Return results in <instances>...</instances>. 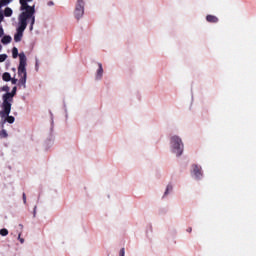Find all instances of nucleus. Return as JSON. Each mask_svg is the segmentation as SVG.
I'll use <instances>...</instances> for the list:
<instances>
[{
  "instance_id": "1",
  "label": "nucleus",
  "mask_w": 256,
  "mask_h": 256,
  "mask_svg": "<svg viewBox=\"0 0 256 256\" xmlns=\"http://www.w3.org/2000/svg\"><path fill=\"white\" fill-rule=\"evenodd\" d=\"M33 0H20V11L21 13L18 15L17 23H16V32L14 34L15 43H21L23 40V33H25V29H27V25H29V30L33 31V27L35 26V4L30 6Z\"/></svg>"
},
{
  "instance_id": "25",
  "label": "nucleus",
  "mask_w": 256,
  "mask_h": 256,
  "mask_svg": "<svg viewBox=\"0 0 256 256\" xmlns=\"http://www.w3.org/2000/svg\"><path fill=\"white\" fill-rule=\"evenodd\" d=\"M1 19H3V14L0 13V21H1Z\"/></svg>"
},
{
  "instance_id": "20",
  "label": "nucleus",
  "mask_w": 256,
  "mask_h": 256,
  "mask_svg": "<svg viewBox=\"0 0 256 256\" xmlns=\"http://www.w3.org/2000/svg\"><path fill=\"white\" fill-rule=\"evenodd\" d=\"M120 256H125V248H122V249L120 250Z\"/></svg>"
},
{
  "instance_id": "7",
  "label": "nucleus",
  "mask_w": 256,
  "mask_h": 256,
  "mask_svg": "<svg viewBox=\"0 0 256 256\" xmlns=\"http://www.w3.org/2000/svg\"><path fill=\"white\" fill-rule=\"evenodd\" d=\"M191 175L194 179H202L203 178V170L201 166L194 164L192 165Z\"/></svg>"
},
{
  "instance_id": "16",
  "label": "nucleus",
  "mask_w": 256,
  "mask_h": 256,
  "mask_svg": "<svg viewBox=\"0 0 256 256\" xmlns=\"http://www.w3.org/2000/svg\"><path fill=\"white\" fill-rule=\"evenodd\" d=\"M0 91H3L4 93H9L10 88H9V86H2V87H0Z\"/></svg>"
},
{
  "instance_id": "17",
  "label": "nucleus",
  "mask_w": 256,
  "mask_h": 256,
  "mask_svg": "<svg viewBox=\"0 0 256 256\" xmlns=\"http://www.w3.org/2000/svg\"><path fill=\"white\" fill-rule=\"evenodd\" d=\"M7 60V54H0V63H3Z\"/></svg>"
},
{
  "instance_id": "21",
  "label": "nucleus",
  "mask_w": 256,
  "mask_h": 256,
  "mask_svg": "<svg viewBox=\"0 0 256 256\" xmlns=\"http://www.w3.org/2000/svg\"><path fill=\"white\" fill-rule=\"evenodd\" d=\"M23 201L24 203H27V196L25 195V193H23Z\"/></svg>"
},
{
  "instance_id": "2",
  "label": "nucleus",
  "mask_w": 256,
  "mask_h": 256,
  "mask_svg": "<svg viewBox=\"0 0 256 256\" xmlns=\"http://www.w3.org/2000/svg\"><path fill=\"white\" fill-rule=\"evenodd\" d=\"M12 57L13 59H17L19 57V66H18V76L20 77L19 83L23 86V89L27 88V56L25 52H21L19 54V50L17 47L12 49Z\"/></svg>"
},
{
  "instance_id": "5",
  "label": "nucleus",
  "mask_w": 256,
  "mask_h": 256,
  "mask_svg": "<svg viewBox=\"0 0 256 256\" xmlns=\"http://www.w3.org/2000/svg\"><path fill=\"white\" fill-rule=\"evenodd\" d=\"M83 15H85V0H76L73 16L76 21H81Z\"/></svg>"
},
{
  "instance_id": "15",
  "label": "nucleus",
  "mask_w": 256,
  "mask_h": 256,
  "mask_svg": "<svg viewBox=\"0 0 256 256\" xmlns=\"http://www.w3.org/2000/svg\"><path fill=\"white\" fill-rule=\"evenodd\" d=\"M12 0H1L0 1V7H5V5H9V2Z\"/></svg>"
},
{
  "instance_id": "19",
  "label": "nucleus",
  "mask_w": 256,
  "mask_h": 256,
  "mask_svg": "<svg viewBox=\"0 0 256 256\" xmlns=\"http://www.w3.org/2000/svg\"><path fill=\"white\" fill-rule=\"evenodd\" d=\"M5 35V31L3 30V27H0V38Z\"/></svg>"
},
{
  "instance_id": "8",
  "label": "nucleus",
  "mask_w": 256,
  "mask_h": 256,
  "mask_svg": "<svg viewBox=\"0 0 256 256\" xmlns=\"http://www.w3.org/2000/svg\"><path fill=\"white\" fill-rule=\"evenodd\" d=\"M96 81H101L103 79V64L98 63V68L96 70V75H95Z\"/></svg>"
},
{
  "instance_id": "14",
  "label": "nucleus",
  "mask_w": 256,
  "mask_h": 256,
  "mask_svg": "<svg viewBox=\"0 0 256 256\" xmlns=\"http://www.w3.org/2000/svg\"><path fill=\"white\" fill-rule=\"evenodd\" d=\"M0 235L2 237H7L9 235V230H7L6 228H3L0 230Z\"/></svg>"
},
{
  "instance_id": "10",
  "label": "nucleus",
  "mask_w": 256,
  "mask_h": 256,
  "mask_svg": "<svg viewBox=\"0 0 256 256\" xmlns=\"http://www.w3.org/2000/svg\"><path fill=\"white\" fill-rule=\"evenodd\" d=\"M11 41H13V38L11 36H9V35H5L1 39V43L3 45H9V43H11Z\"/></svg>"
},
{
  "instance_id": "9",
  "label": "nucleus",
  "mask_w": 256,
  "mask_h": 256,
  "mask_svg": "<svg viewBox=\"0 0 256 256\" xmlns=\"http://www.w3.org/2000/svg\"><path fill=\"white\" fill-rule=\"evenodd\" d=\"M171 193H173V184L169 183L166 186L163 197H167L168 195H171Z\"/></svg>"
},
{
  "instance_id": "26",
  "label": "nucleus",
  "mask_w": 256,
  "mask_h": 256,
  "mask_svg": "<svg viewBox=\"0 0 256 256\" xmlns=\"http://www.w3.org/2000/svg\"><path fill=\"white\" fill-rule=\"evenodd\" d=\"M3 50V46L0 44V51H2Z\"/></svg>"
},
{
  "instance_id": "6",
  "label": "nucleus",
  "mask_w": 256,
  "mask_h": 256,
  "mask_svg": "<svg viewBox=\"0 0 256 256\" xmlns=\"http://www.w3.org/2000/svg\"><path fill=\"white\" fill-rule=\"evenodd\" d=\"M15 95H17V87H13L11 92L2 95V105H4L6 109H9V107L13 105V97H15Z\"/></svg>"
},
{
  "instance_id": "3",
  "label": "nucleus",
  "mask_w": 256,
  "mask_h": 256,
  "mask_svg": "<svg viewBox=\"0 0 256 256\" xmlns=\"http://www.w3.org/2000/svg\"><path fill=\"white\" fill-rule=\"evenodd\" d=\"M169 151L174 157H182L185 153V142L179 134H172L169 137Z\"/></svg>"
},
{
  "instance_id": "22",
  "label": "nucleus",
  "mask_w": 256,
  "mask_h": 256,
  "mask_svg": "<svg viewBox=\"0 0 256 256\" xmlns=\"http://www.w3.org/2000/svg\"><path fill=\"white\" fill-rule=\"evenodd\" d=\"M17 83V79H12V84L15 85Z\"/></svg>"
},
{
  "instance_id": "18",
  "label": "nucleus",
  "mask_w": 256,
  "mask_h": 256,
  "mask_svg": "<svg viewBox=\"0 0 256 256\" xmlns=\"http://www.w3.org/2000/svg\"><path fill=\"white\" fill-rule=\"evenodd\" d=\"M54 5H55V2H53V1H48L47 2L48 7H53Z\"/></svg>"
},
{
  "instance_id": "23",
  "label": "nucleus",
  "mask_w": 256,
  "mask_h": 256,
  "mask_svg": "<svg viewBox=\"0 0 256 256\" xmlns=\"http://www.w3.org/2000/svg\"><path fill=\"white\" fill-rule=\"evenodd\" d=\"M191 231H193V228H188V229H187V232H188V233H191Z\"/></svg>"
},
{
  "instance_id": "24",
  "label": "nucleus",
  "mask_w": 256,
  "mask_h": 256,
  "mask_svg": "<svg viewBox=\"0 0 256 256\" xmlns=\"http://www.w3.org/2000/svg\"><path fill=\"white\" fill-rule=\"evenodd\" d=\"M39 69V64L38 63H36V70H38Z\"/></svg>"
},
{
  "instance_id": "13",
  "label": "nucleus",
  "mask_w": 256,
  "mask_h": 256,
  "mask_svg": "<svg viewBox=\"0 0 256 256\" xmlns=\"http://www.w3.org/2000/svg\"><path fill=\"white\" fill-rule=\"evenodd\" d=\"M3 81H11V74L9 72H6L2 76Z\"/></svg>"
},
{
  "instance_id": "11",
  "label": "nucleus",
  "mask_w": 256,
  "mask_h": 256,
  "mask_svg": "<svg viewBox=\"0 0 256 256\" xmlns=\"http://www.w3.org/2000/svg\"><path fill=\"white\" fill-rule=\"evenodd\" d=\"M206 21H208V23H217V21H219V18L213 15H208L206 16Z\"/></svg>"
},
{
  "instance_id": "27",
  "label": "nucleus",
  "mask_w": 256,
  "mask_h": 256,
  "mask_svg": "<svg viewBox=\"0 0 256 256\" xmlns=\"http://www.w3.org/2000/svg\"><path fill=\"white\" fill-rule=\"evenodd\" d=\"M20 242L23 243V239H20Z\"/></svg>"
},
{
  "instance_id": "12",
  "label": "nucleus",
  "mask_w": 256,
  "mask_h": 256,
  "mask_svg": "<svg viewBox=\"0 0 256 256\" xmlns=\"http://www.w3.org/2000/svg\"><path fill=\"white\" fill-rule=\"evenodd\" d=\"M4 15L5 17H11V15H13V10L11 8H6L4 10Z\"/></svg>"
},
{
  "instance_id": "4",
  "label": "nucleus",
  "mask_w": 256,
  "mask_h": 256,
  "mask_svg": "<svg viewBox=\"0 0 256 256\" xmlns=\"http://www.w3.org/2000/svg\"><path fill=\"white\" fill-rule=\"evenodd\" d=\"M11 113V106L9 109L5 107V104H2V110L0 111V117H1V127L3 128L6 123H15V117L9 116ZM0 137L3 139H7L9 137V134L7 133V130L2 129L0 132Z\"/></svg>"
}]
</instances>
